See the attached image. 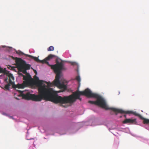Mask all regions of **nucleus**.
Returning a JSON list of instances; mask_svg holds the SVG:
<instances>
[{
    "label": "nucleus",
    "instance_id": "nucleus-9",
    "mask_svg": "<svg viewBox=\"0 0 149 149\" xmlns=\"http://www.w3.org/2000/svg\"><path fill=\"white\" fill-rule=\"evenodd\" d=\"M8 77H9V82H11L12 84H14V78L13 74H8Z\"/></svg>",
    "mask_w": 149,
    "mask_h": 149
},
{
    "label": "nucleus",
    "instance_id": "nucleus-3",
    "mask_svg": "<svg viewBox=\"0 0 149 149\" xmlns=\"http://www.w3.org/2000/svg\"><path fill=\"white\" fill-rule=\"evenodd\" d=\"M51 68L54 70L56 75L54 81L52 83L46 82L48 87L50 88L53 86H55L61 89L62 91H65L67 88L66 86L64 84L66 81L64 80L62 83H61L59 80L61 71L63 70H65L67 69L64 67L63 63L62 61L61 62L57 61L56 64L51 66Z\"/></svg>",
    "mask_w": 149,
    "mask_h": 149
},
{
    "label": "nucleus",
    "instance_id": "nucleus-6",
    "mask_svg": "<svg viewBox=\"0 0 149 149\" xmlns=\"http://www.w3.org/2000/svg\"><path fill=\"white\" fill-rule=\"evenodd\" d=\"M25 55H26V56L33 59L34 60H35L36 61L40 63H46L49 66H50L51 67L52 65H49L47 61L49 60L50 59L52 58L53 57H55V56L54 55L50 54L47 57L45 58L44 60H40L38 59V57H34L28 54Z\"/></svg>",
    "mask_w": 149,
    "mask_h": 149
},
{
    "label": "nucleus",
    "instance_id": "nucleus-10",
    "mask_svg": "<svg viewBox=\"0 0 149 149\" xmlns=\"http://www.w3.org/2000/svg\"><path fill=\"white\" fill-rule=\"evenodd\" d=\"M14 85H15V84H12L11 82H9L8 84H7L5 86L4 88L6 89L7 90H9V89L10 86L11 85H12L13 88H15L16 89L17 88H15L13 86Z\"/></svg>",
    "mask_w": 149,
    "mask_h": 149
},
{
    "label": "nucleus",
    "instance_id": "nucleus-16",
    "mask_svg": "<svg viewBox=\"0 0 149 149\" xmlns=\"http://www.w3.org/2000/svg\"><path fill=\"white\" fill-rule=\"evenodd\" d=\"M16 53L19 55H24L26 56V55H25L26 54H24L23 53L20 51H17L16 52Z\"/></svg>",
    "mask_w": 149,
    "mask_h": 149
},
{
    "label": "nucleus",
    "instance_id": "nucleus-12",
    "mask_svg": "<svg viewBox=\"0 0 149 149\" xmlns=\"http://www.w3.org/2000/svg\"><path fill=\"white\" fill-rule=\"evenodd\" d=\"M141 119L143 120V123L144 124H149V119L144 118L143 117Z\"/></svg>",
    "mask_w": 149,
    "mask_h": 149
},
{
    "label": "nucleus",
    "instance_id": "nucleus-14",
    "mask_svg": "<svg viewBox=\"0 0 149 149\" xmlns=\"http://www.w3.org/2000/svg\"><path fill=\"white\" fill-rule=\"evenodd\" d=\"M54 49V47L52 46H50L47 49V50L49 51H53Z\"/></svg>",
    "mask_w": 149,
    "mask_h": 149
},
{
    "label": "nucleus",
    "instance_id": "nucleus-11",
    "mask_svg": "<svg viewBox=\"0 0 149 149\" xmlns=\"http://www.w3.org/2000/svg\"><path fill=\"white\" fill-rule=\"evenodd\" d=\"M19 70L20 71L22 72L24 74H26L27 76V72H26V70L25 68H21V66L19 65H18Z\"/></svg>",
    "mask_w": 149,
    "mask_h": 149
},
{
    "label": "nucleus",
    "instance_id": "nucleus-2",
    "mask_svg": "<svg viewBox=\"0 0 149 149\" xmlns=\"http://www.w3.org/2000/svg\"><path fill=\"white\" fill-rule=\"evenodd\" d=\"M97 94L92 93L88 88H87L83 91H77L68 96H65L63 97L59 96L57 103L61 104H72L75 102L77 99L81 101V100L80 97L81 95H85L88 97L94 98L96 97Z\"/></svg>",
    "mask_w": 149,
    "mask_h": 149
},
{
    "label": "nucleus",
    "instance_id": "nucleus-1",
    "mask_svg": "<svg viewBox=\"0 0 149 149\" xmlns=\"http://www.w3.org/2000/svg\"><path fill=\"white\" fill-rule=\"evenodd\" d=\"M38 86V94H31L26 91H18L20 93L19 95L23 99L26 100H31L34 101H40L43 100L49 101L55 103H57L59 96L54 93L53 89L48 87L43 84L45 82L47 84L45 81L39 80V78L35 76L34 77Z\"/></svg>",
    "mask_w": 149,
    "mask_h": 149
},
{
    "label": "nucleus",
    "instance_id": "nucleus-20",
    "mask_svg": "<svg viewBox=\"0 0 149 149\" xmlns=\"http://www.w3.org/2000/svg\"><path fill=\"white\" fill-rule=\"evenodd\" d=\"M74 63V62H72V65H74V63Z\"/></svg>",
    "mask_w": 149,
    "mask_h": 149
},
{
    "label": "nucleus",
    "instance_id": "nucleus-15",
    "mask_svg": "<svg viewBox=\"0 0 149 149\" xmlns=\"http://www.w3.org/2000/svg\"><path fill=\"white\" fill-rule=\"evenodd\" d=\"M88 102L92 104H95L97 105V101H89Z\"/></svg>",
    "mask_w": 149,
    "mask_h": 149
},
{
    "label": "nucleus",
    "instance_id": "nucleus-7",
    "mask_svg": "<svg viewBox=\"0 0 149 149\" xmlns=\"http://www.w3.org/2000/svg\"><path fill=\"white\" fill-rule=\"evenodd\" d=\"M15 62L17 65L21 66L22 68H25L27 70L30 69L31 65L29 64H26L25 61L22 60L21 58H16Z\"/></svg>",
    "mask_w": 149,
    "mask_h": 149
},
{
    "label": "nucleus",
    "instance_id": "nucleus-19",
    "mask_svg": "<svg viewBox=\"0 0 149 149\" xmlns=\"http://www.w3.org/2000/svg\"><path fill=\"white\" fill-rule=\"evenodd\" d=\"M63 107H67L68 106V105H65V106H63Z\"/></svg>",
    "mask_w": 149,
    "mask_h": 149
},
{
    "label": "nucleus",
    "instance_id": "nucleus-21",
    "mask_svg": "<svg viewBox=\"0 0 149 149\" xmlns=\"http://www.w3.org/2000/svg\"><path fill=\"white\" fill-rule=\"evenodd\" d=\"M6 47V46H2V47H3V48L5 47Z\"/></svg>",
    "mask_w": 149,
    "mask_h": 149
},
{
    "label": "nucleus",
    "instance_id": "nucleus-4",
    "mask_svg": "<svg viewBox=\"0 0 149 149\" xmlns=\"http://www.w3.org/2000/svg\"><path fill=\"white\" fill-rule=\"evenodd\" d=\"M96 97L94 98L97 99V105L104 108L106 109H110L112 110L116 113V115H117L118 113H121L131 114L134 115L135 116L139 117L141 119L142 118V116L140 114L137 113L136 112H134L132 111H125L122 109H118L115 108H108L106 103L104 100L100 95L97 94Z\"/></svg>",
    "mask_w": 149,
    "mask_h": 149
},
{
    "label": "nucleus",
    "instance_id": "nucleus-22",
    "mask_svg": "<svg viewBox=\"0 0 149 149\" xmlns=\"http://www.w3.org/2000/svg\"><path fill=\"white\" fill-rule=\"evenodd\" d=\"M124 116H125V117H126V116L125 115H124Z\"/></svg>",
    "mask_w": 149,
    "mask_h": 149
},
{
    "label": "nucleus",
    "instance_id": "nucleus-13",
    "mask_svg": "<svg viewBox=\"0 0 149 149\" xmlns=\"http://www.w3.org/2000/svg\"><path fill=\"white\" fill-rule=\"evenodd\" d=\"M76 79L78 81V82L79 86L80 84V82L81 81V79L79 76H77L76 78Z\"/></svg>",
    "mask_w": 149,
    "mask_h": 149
},
{
    "label": "nucleus",
    "instance_id": "nucleus-8",
    "mask_svg": "<svg viewBox=\"0 0 149 149\" xmlns=\"http://www.w3.org/2000/svg\"><path fill=\"white\" fill-rule=\"evenodd\" d=\"M123 124H136V119L126 118L123 122Z\"/></svg>",
    "mask_w": 149,
    "mask_h": 149
},
{
    "label": "nucleus",
    "instance_id": "nucleus-17",
    "mask_svg": "<svg viewBox=\"0 0 149 149\" xmlns=\"http://www.w3.org/2000/svg\"><path fill=\"white\" fill-rule=\"evenodd\" d=\"M34 71L35 73L36 74V75L37 74V72L36 70H34Z\"/></svg>",
    "mask_w": 149,
    "mask_h": 149
},
{
    "label": "nucleus",
    "instance_id": "nucleus-18",
    "mask_svg": "<svg viewBox=\"0 0 149 149\" xmlns=\"http://www.w3.org/2000/svg\"><path fill=\"white\" fill-rule=\"evenodd\" d=\"M12 48L10 47H6V49H7L8 50H9L8 49H11Z\"/></svg>",
    "mask_w": 149,
    "mask_h": 149
},
{
    "label": "nucleus",
    "instance_id": "nucleus-5",
    "mask_svg": "<svg viewBox=\"0 0 149 149\" xmlns=\"http://www.w3.org/2000/svg\"><path fill=\"white\" fill-rule=\"evenodd\" d=\"M19 74L23 77V79L24 81L22 84H18L17 85H14V87L18 88H23L31 84V81L33 79L29 73H27V76H26L23 75L21 73H19Z\"/></svg>",
    "mask_w": 149,
    "mask_h": 149
}]
</instances>
